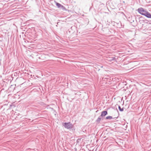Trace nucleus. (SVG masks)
<instances>
[{"label":"nucleus","instance_id":"nucleus-1","mask_svg":"<svg viewBox=\"0 0 151 151\" xmlns=\"http://www.w3.org/2000/svg\"><path fill=\"white\" fill-rule=\"evenodd\" d=\"M63 125L64 127L70 130H74V125L70 122H64L62 124Z\"/></svg>","mask_w":151,"mask_h":151},{"label":"nucleus","instance_id":"nucleus-15","mask_svg":"<svg viewBox=\"0 0 151 151\" xmlns=\"http://www.w3.org/2000/svg\"><path fill=\"white\" fill-rule=\"evenodd\" d=\"M123 3H125L124 1H123Z\"/></svg>","mask_w":151,"mask_h":151},{"label":"nucleus","instance_id":"nucleus-8","mask_svg":"<svg viewBox=\"0 0 151 151\" xmlns=\"http://www.w3.org/2000/svg\"><path fill=\"white\" fill-rule=\"evenodd\" d=\"M56 5L58 8H60L61 7V5H62L60 4L59 3H58V2L56 3Z\"/></svg>","mask_w":151,"mask_h":151},{"label":"nucleus","instance_id":"nucleus-2","mask_svg":"<svg viewBox=\"0 0 151 151\" xmlns=\"http://www.w3.org/2000/svg\"><path fill=\"white\" fill-rule=\"evenodd\" d=\"M137 11L138 12L142 15L145 16V14L147 13L148 11L146 9H144L142 7L139 8Z\"/></svg>","mask_w":151,"mask_h":151},{"label":"nucleus","instance_id":"nucleus-11","mask_svg":"<svg viewBox=\"0 0 151 151\" xmlns=\"http://www.w3.org/2000/svg\"><path fill=\"white\" fill-rule=\"evenodd\" d=\"M112 118H112V116H108L106 117V119H111Z\"/></svg>","mask_w":151,"mask_h":151},{"label":"nucleus","instance_id":"nucleus-6","mask_svg":"<svg viewBox=\"0 0 151 151\" xmlns=\"http://www.w3.org/2000/svg\"><path fill=\"white\" fill-rule=\"evenodd\" d=\"M108 60L110 61H111L113 60H115L116 61L115 57H109L108 58Z\"/></svg>","mask_w":151,"mask_h":151},{"label":"nucleus","instance_id":"nucleus-12","mask_svg":"<svg viewBox=\"0 0 151 151\" xmlns=\"http://www.w3.org/2000/svg\"><path fill=\"white\" fill-rule=\"evenodd\" d=\"M81 139L78 138L77 140V143H79L80 141H81Z\"/></svg>","mask_w":151,"mask_h":151},{"label":"nucleus","instance_id":"nucleus-14","mask_svg":"<svg viewBox=\"0 0 151 151\" xmlns=\"http://www.w3.org/2000/svg\"><path fill=\"white\" fill-rule=\"evenodd\" d=\"M117 117H116V118H116V119H117Z\"/></svg>","mask_w":151,"mask_h":151},{"label":"nucleus","instance_id":"nucleus-10","mask_svg":"<svg viewBox=\"0 0 151 151\" xmlns=\"http://www.w3.org/2000/svg\"><path fill=\"white\" fill-rule=\"evenodd\" d=\"M118 108L119 111H122L124 110L123 108H122V109L120 106H119Z\"/></svg>","mask_w":151,"mask_h":151},{"label":"nucleus","instance_id":"nucleus-9","mask_svg":"<svg viewBox=\"0 0 151 151\" xmlns=\"http://www.w3.org/2000/svg\"><path fill=\"white\" fill-rule=\"evenodd\" d=\"M60 8L62 9L63 10H66V9L65 8V7L63 6V5H62L61 6Z\"/></svg>","mask_w":151,"mask_h":151},{"label":"nucleus","instance_id":"nucleus-3","mask_svg":"<svg viewBox=\"0 0 151 151\" xmlns=\"http://www.w3.org/2000/svg\"><path fill=\"white\" fill-rule=\"evenodd\" d=\"M108 114L107 111H102L101 113L100 116L103 117Z\"/></svg>","mask_w":151,"mask_h":151},{"label":"nucleus","instance_id":"nucleus-7","mask_svg":"<svg viewBox=\"0 0 151 151\" xmlns=\"http://www.w3.org/2000/svg\"><path fill=\"white\" fill-rule=\"evenodd\" d=\"M100 117V116H99L97 119L96 120V122L97 124H99L101 120V118Z\"/></svg>","mask_w":151,"mask_h":151},{"label":"nucleus","instance_id":"nucleus-5","mask_svg":"<svg viewBox=\"0 0 151 151\" xmlns=\"http://www.w3.org/2000/svg\"><path fill=\"white\" fill-rule=\"evenodd\" d=\"M145 16L147 18H151V14L147 12V13L146 14Z\"/></svg>","mask_w":151,"mask_h":151},{"label":"nucleus","instance_id":"nucleus-13","mask_svg":"<svg viewBox=\"0 0 151 151\" xmlns=\"http://www.w3.org/2000/svg\"><path fill=\"white\" fill-rule=\"evenodd\" d=\"M108 79L107 78H103V79L104 80V81H106V80H107Z\"/></svg>","mask_w":151,"mask_h":151},{"label":"nucleus","instance_id":"nucleus-4","mask_svg":"<svg viewBox=\"0 0 151 151\" xmlns=\"http://www.w3.org/2000/svg\"><path fill=\"white\" fill-rule=\"evenodd\" d=\"M103 31H105L106 33L110 34V30L108 28H104L103 29Z\"/></svg>","mask_w":151,"mask_h":151}]
</instances>
